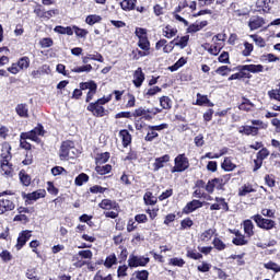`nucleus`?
Masks as SVG:
<instances>
[{"label":"nucleus","mask_w":280,"mask_h":280,"mask_svg":"<svg viewBox=\"0 0 280 280\" xmlns=\"http://www.w3.org/2000/svg\"><path fill=\"white\" fill-rule=\"evenodd\" d=\"M215 73H218V75L226 77L231 73V68H229V66H221L215 70Z\"/></svg>","instance_id":"obj_58"},{"label":"nucleus","mask_w":280,"mask_h":280,"mask_svg":"<svg viewBox=\"0 0 280 280\" xmlns=\"http://www.w3.org/2000/svg\"><path fill=\"white\" fill-rule=\"evenodd\" d=\"M212 244L217 250H224V248H226V244H224V242L218 237L213 238Z\"/></svg>","instance_id":"obj_53"},{"label":"nucleus","mask_w":280,"mask_h":280,"mask_svg":"<svg viewBox=\"0 0 280 280\" xmlns=\"http://www.w3.org/2000/svg\"><path fill=\"white\" fill-rule=\"evenodd\" d=\"M102 21V16L97 14L88 15L85 19V23L88 25H95V23H100Z\"/></svg>","instance_id":"obj_44"},{"label":"nucleus","mask_w":280,"mask_h":280,"mask_svg":"<svg viewBox=\"0 0 280 280\" xmlns=\"http://www.w3.org/2000/svg\"><path fill=\"white\" fill-rule=\"evenodd\" d=\"M30 237H32V231L24 230L22 231L18 236V243L15 245L18 250H21V248L24 247L25 244H27Z\"/></svg>","instance_id":"obj_8"},{"label":"nucleus","mask_w":280,"mask_h":280,"mask_svg":"<svg viewBox=\"0 0 280 280\" xmlns=\"http://www.w3.org/2000/svg\"><path fill=\"white\" fill-rule=\"evenodd\" d=\"M10 145L3 144L2 147V153H1V170L5 176H12V173L14 172V168H12V164H10V161L12 159V154H10Z\"/></svg>","instance_id":"obj_1"},{"label":"nucleus","mask_w":280,"mask_h":280,"mask_svg":"<svg viewBox=\"0 0 280 280\" xmlns=\"http://www.w3.org/2000/svg\"><path fill=\"white\" fill-rule=\"evenodd\" d=\"M94 117H104L106 115V109L104 106L100 105L98 103H90L86 108Z\"/></svg>","instance_id":"obj_7"},{"label":"nucleus","mask_w":280,"mask_h":280,"mask_svg":"<svg viewBox=\"0 0 280 280\" xmlns=\"http://www.w3.org/2000/svg\"><path fill=\"white\" fill-rule=\"evenodd\" d=\"M170 264H172V266H177L178 268H183V266H185V260L183 258H172L170 260Z\"/></svg>","instance_id":"obj_62"},{"label":"nucleus","mask_w":280,"mask_h":280,"mask_svg":"<svg viewBox=\"0 0 280 280\" xmlns=\"http://www.w3.org/2000/svg\"><path fill=\"white\" fill-rule=\"evenodd\" d=\"M207 25H209L207 21L196 22L188 27V33L196 34V32H200V30L207 27Z\"/></svg>","instance_id":"obj_24"},{"label":"nucleus","mask_w":280,"mask_h":280,"mask_svg":"<svg viewBox=\"0 0 280 280\" xmlns=\"http://www.w3.org/2000/svg\"><path fill=\"white\" fill-rule=\"evenodd\" d=\"M240 71H249V73H261L264 67L261 65H245L240 67Z\"/></svg>","instance_id":"obj_16"},{"label":"nucleus","mask_w":280,"mask_h":280,"mask_svg":"<svg viewBox=\"0 0 280 280\" xmlns=\"http://www.w3.org/2000/svg\"><path fill=\"white\" fill-rule=\"evenodd\" d=\"M150 55V50H143L137 48L136 50H132L133 60H139L140 58H145V56Z\"/></svg>","instance_id":"obj_37"},{"label":"nucleus","mask_w":280,"mask_h":280,"mask_svg":"<svg viewBox=\"0 0 280 280\" xmlns=\"http://www.w3.org/2000/svg\"><path fill=\"white\" fill-rule=\"evenodd\" d=\"M145 81V74L143 73V70L141 68H138L133 73V84L136 89H140V86Z\"/></svg>","instance_id":"obj_13"},{"label":"nucleus","mask_w":280,"mask_h":280,"mask_svg":"<svg viewBox=\"0 0 280 280\" xmlns=\"http://www.w3.org/2000/svg\"><path fill=\"white\" fill-rule=\"evenodd\" d=\"M232 242L235 244V246H246V244H248V241H246L244 235H238L237 237L233 238Z\"/></svg>","instance_id":"obj_56"},{"label":"nucleus","mask_w":280,"mask_h":280,"mask_svg":"<svg viewBox=\"0 0 280 280\" xmlns=\"http://www.w3.org/2000/svg\"><path fill=\"white\" fill-rule=\"evenodd\" d=\"M264 268H266L267 270H272L273 272H280V265L273 261L266 262L264 265Z\"/></svg>","instance_id":"obj_52"},{"label":"nucleus","mask_w":280,"mask_h":280,"mask_svg":"<svg viewBox=\"0 0 280 280\" xmlns=\"http://www.w3.org/2000/svg\"><path fill=\"white\" fill-rule=\"evenodd\" d=\"M268 95L270 100H276L277 102H280V94L278 90H271L268 92Z\"/></svg>","instance_id":"obj_63"},{"label":"nucleus","mask_w":280,"mask_h":280,"mask_svg":"<svg viewBox=\"0 0 280 280\" xmlns=\"http://www.w3.org/2000/svg\"><path fill=\"white\" fill-rule=\"evenodd\" d=\"M221 167L222 170H224V172H233V170H235L237 165H235L233 161H231V158H225L223 163L221 164Z\"/></svg>","instance_id":"obj_27"},{"label":"nucleus","mask_w":280,"mask_h":280,"mask_svg":"<svg viewBox=\"0 0 280 280\" xmlns=\"http://www.w3.org/2000/svg\"><path fill=\"white\" fill-rule=\"evenodd\" d=\"M133 117H143L144 119H152L151 115H148L145 107H139L135 110Z\"/></svg>","instance_id":"obj_36"},{"label":"nucleus","mask_w":280,"mask_h":280,"mask_svg":"<svg viewBox=\"0 0 280 280\" xmlns=\"http://www.w3.org/2000/svg\"><path fill=\"white\" fill-rule=\"evenodd\" d=\"M148 264H150V258L145 256H135L131 254L128 259L129 268H139V266H148Z\"/></svg>","instance_id":"obj_4"},{"label":"nucleus","mask_w":280,"mask_h":280,"mask_svg":"<svg viewBox=\"0 0 280 280\" xmlns=\"http://www.w3.org/2000/svg\"><path fill=\"white\" fill-rule=\"evenodd\" d=\"M231 180V174L223 175L221 177L214 178L218 190L224 189V185Z\"/></svg>","instance_id":"obj_22"},{"label":"nucleus","mask_w":280,"mask_h":280,"mask_svg":"<svg viewBox=\"0 0 280 280\" xmlns=\"http://www.w3.org/2000/svg\"><path fill=\"white\" fill-rule=\"evenodd\" d=\"M15 113L19 115V117H23L25 119L30 117V108L27 107V104H18L15 107Z\"/></svg>","instance_id":"obj_17"},{"label":"nucleus","mask_w":280,"mask_h":280,"mask_svg":"<svg viewBox=\"0 0 280 280\" xmlns=\"http://www.w3.org/2000/svg\"><path fill=\"white\" fill-rule=\"evenodd\" d=\"M149 272H148V270H142V271H138L137 273H136V277H137V279H139V280H148V277H149Z\"/></svg>","instance_id":"obj_64"},{"label":"nucleus","mask_w":280,"mask_h":280,"mask_svg":"<svg viewBox=\"0 0 280 280\" xmlns=\"http://www.w3.org/2000/svg\"><path fill=\"white\" fill-rule=\"evenodd\" d=\"M119 136L122 139L124 148H128V145H130V143L132 142V136H130V132L124 129V130H120Z\"/></svg>","instance_id":"obj_26"},{"label":"nucleus","mask_w":280,"mask_h":280,"mask_svg":"<svg viewBox=\"0 0 280 280\" xmlns=\"http://www.w3.org/2000/svg\"><path fill=\"white\" fill-rule=\"evenodd\" d=\"M117 277L119 279H121L124 277H128V266H126V265L119 266L117 269Z\"/></svg>","instance_id":"obj_59"},{"label":"nucleus","mask_w":280,"mask_h":280,"mask_svg":"<svg viewBox=\"0 0 280 280\" xmlns=\"http://www.w3.org/2000/svg\"><path fill=\"white\" fill-rule=\"evenodd\" d=\"M54 32H56L57 34H67L68 36H73V28H71V26H56L54 28Z\"/></svg>","instance_id":"obj_32"},{"label":"nucleus","mask_w":280,"mask_h":280,"mask_svg":"<svg viewBox=\"0 0 280 280\" xmlns=\"http://www.w3.org/2000/svg\"><path fill=\"white\" fill-rule=\"evenodd\" d=\"M203 48L206 49V51H208V54H211V56H218V54L222 51V45L220 44H214V45L205 44Z\"/></svg>","instance_id":"obj_21"},{"label":"nucleus","mask_w":280,"mask_h":280,"mask_svg":"<svg viewBox=\"0 0 280 280\" xmlns=\"http://www.w3.org/2000/svg\"><path fill=\"white\" fill-rule=\"evenodd\" d=\"M144 205L153 206L156 202V197L151 191H147L143 196Z\"/></svg>","instance_id":"obj_43"},{"label":"nucleus","mask_w":280,"mask_h":280,"mask_svg":"<svg viewBox=\"0 0 280 280\" xmlns=\"http://www.w3.org/2000/svg\"><path fill=\"white\" fill-rule=\"evenodd\" d=\"M175 47H180V49H185L187 47V44L189 43V36H183L179 39L175 38Z\"/></svg>","instance_id":"obj_41"},{"label":"nucleus","mask_w":280,"mask_h":280,"mask_svg":"<svg viewBox=\"0 0 280 280\" xmlns=\"http://www.w3.org/2000/svg\"><path fill=\"white\" fill-rule=\"evenodd\" d=\"M72 32H74L75 36H78L79 38H86V36L89 35V31L80 28L78 26H73Z\"/></svg>","instance_id":"obj_47"},{"label":"nucleus","mask_w":280,"mask_h":280,"mask_svg":"<svg viewBox=\"0 0 280 280\" xmlns=\"http://www.w3.org/2000/svg\"><path fill=\"white\" fill-rule=\"evenodd\" d=\"M176 34H178V30L167 25L163 28V36H165V38H174V36H176Z\"/></svg>","instance_id":"obj_30"},{"label":"nucleus","mask_w":280,"mask_h":280,"mask_svg":"<svg viewBox=\"0 0 280 280\" xmlns=\"http://www.w3.org/2000/svg\"><path fill=\"white\" fill-rule=\"evenodd\" d=\"M165 163H170V155L165 154L161 158H156L155 162L153 163L154 172H159V170L165 167Z\"/></svg>","instance_id":"obj_14"},{"label":"nucleus","mask_w":280,"mask_h":280,"mask_svg":"<svg viewBox=\"0 0 280 280\" xmlns=\"http://www.w3.org/2000/svg\"><path fill=\"white\" fill-rule=\"evenodd\" d=\"M270 156V151L268 149L262 148L258 153H257V159L260 161H265V159H268Z\"/></svg>","instance_id":"obj_60"},{"label":"nucleus","mask_w":280,"mask_h":280,"mask_svg":"<svg viewBox=\"0 0 280 280\" xmlns=\"http://www.w3.org/2000/svg\"><path fill=\"white\" fill-rule=\"evenodd\" d=\"M16 63H18V67L20 68V71L30 69V57H22L19 59Z\"/></svg>","instance_id":"obj_38"},{"label":"nucleus","mask_w":280,"mask_h":280,"mask_svg":"<svg viewBox=\"0 0 280 280\" xmlns=\"http://www.w3.org/2000/svg\"><path fill=\"white\" fill-rule=\"evenodd\" d=\"M39 45L43 49H47L48 47H51L54 45V39L50 37H44L39 40Z\"/></svg>","instance_id":"obj_51"},{"label":"nucleus","mask_w":280,"mask_h":280,"mask_svg":"<svg viewBox=\"0 0 280 280\" xmlns=\"http://www.w3.org/2000/svg\"><path fill=\"white\" fill-rule=\"evenodd\" d=\"M135 5H137V0H122L120 2V7L124 9V10H135Z\"/></svg>","instance_id":"obj_35"},{"label":"nucleus","mask_w":280,"mask_h":280,"mask_svg":"<svg viewBox=\"0 0 280 280\" xmlns=\"http://www.w3.org/2000/svg\"><path fill=\"white\" fill-rule=\"evenodd\" d=\"M189 167V160L185 154H179L175 158V166L172 172H185Z\"/></svg>","instance_id":"obj_6"},{"label":"nucleus","mask_w":280,"mask_h":280,"mask_svg":"<svg viewBox=\"0 0 280 280\" xmlns=\"http://www.w3.org/2000/svg\"><path fill=\"white\" fill-rule=\"evenodd\" d=\"M77 255L81 257V259H93V252L90 249L80 250Z\"/></svg>","instance_id":"obj_55"},{"label":"nucleus","mask_w":280,"mask_h":280,"mask_svg":"<svg viewBox=\"0 0 280 280\" xmlns=\"http://www.w3.org/2000/svg\"><path fill=\"white\" fill-rule=\"evenodd\" d=\"M35 14H37V16H39V19L49 21V19H52V16H58L60 14V11L58 9H52L49 11H43L40 9H36Z\"/></svg>","instance_id":"obj_10"},{"label":"nucleus","mask_w":280,"mask_h":280,"mask_svg":"<svg viewBox=\"0 0 280 280\" xmlns=\"http://www.w3.org/2000/svg\"><path fill=\"white\" fill-rule=\"evenodd\" d=\"M243 226H244V231L248 237H253V235H255V232L253 231V229H255L253 221L245 220L243 223Z\"/></svg>","instance_id":"obj_28"},{"label":"nucleus","mask_w":280,"mask_h":280,"mask_svg":"<svg viewBox=\"0 0 280 280\" xmlns=\"http://www.w3.org/2000/svg\"><path fill=\"white\" fill-rule=\"evenodd\" d=\"M185 65H187V59L182 57L170 69H171V71H178V69H180V67H185Z\"/></svg>","instance_id":"obj_50"},{"label":"nucleus","mask_w":280,"mask_h":280,"mask_svg":"<svg viewBox=\"0 0 280 280\" xmlns=\"http://www.w3.org/2000/svg\"><path fill=\"white\" fill-rule=\"evenodd\" d=\"M79 88L81 91H91L93 89H97V83H95V81L81 82Z\"/></svg>","instance_id":"obj_34"},{"label":"nucleus","mask_w":280,"mask_h":280,"mask_svg":"<svg viewBox=\"0 0 280 280\" xmlns=\"http://www.w3.org/2000/svg\"><path fill=\"white\" fill-rule=\"evenodd\" d=\"M215 202L220 207V209H223V211H229V203H226V200L221 197H215Z\"/></svg>","instance_id":"obj_57"},{"label":"nucleus","mask_w":280,"mask_h":280,"mask_svg":"<svg viewBox=\"0 0 280 280\" xmlns=\"http://www.w3.org/2000/svg\"><path fill=\"white\" fill-rule=\"evenodd\" d=\"M75 185H78V187H82V185H84V183H89V175L82 173L79 176L75 177L74 180Z\"/></svg>","instance_id":"obj_46"},{"label":"nucleus","mask_w":280,"mask_h":280,"mask_svg":"<svg viewBox=\"0 0 280 280\" xmlns=\"http://www.w3.org/2000/svg\"><path fill=\"white\" fill-rule=\"evenodd\" d=\"M202 207V202L200 200H192L186 205L184 208V213H194L196 209H200Z\"/></svg>","instance_id":"obj_15"},{"label":"nucleus","mask_w":280,"mask_h":280,"mask_svg":"<svg viewBox=\"0 0 280 280\" xmlns=\"http://www.w3.org/2000/svg\"><path fill=\"white\" fill-rule=\"evenodd\" d=\"M108 159H110V153L104 152L96 155V164L102 165L104 163H108Z\"/></svg>","instance_id":"obj_33"},{"label":"nucleus","mask_w":280,"mask_h":280,"mask_svg":"<svg viewBox=\"0 0 280 280\" xmlns=\"http://www.w3.org/2000/svg\"><path fill=\"white\" fill-rule=\"evenodd\" d=\"M43 135H45L43 126H37L28 132H22L20 137L21 139H30L31 141L38 142V137H43Z\"/></svg>","instance_id":"obj_5"},{"label":"nucleus","mask_w":280,"mask_h":280,"mask_svg":"<svg viewBox=\"0 0 280 280\" xmlns=\"http://www.w3.org/2000/svg\"><path fill=\"white\" fill-rule=\"evenodd\" d=\"M19 176L22 185H24V187H30V185L32 184V178L30 177V175L21 171Z\"/></svg>","instance_id":"obj_40"},{"label":"nucleus","mask_w":280,"mask_h":280,"mask_svg":"<svg viewBox=\"0 0 280 280\" xmlns=\"http://www.w3.org/2000/svg\"><path fill=\"white\" fill-rule=\"evenodd\" d=\"M47 196V191L45 189H38L36 191L30 192L26 195V200H40V198H45Z\"/></svg>","instance_id":"obj_19"},{"label":"nucleus","mask_w":280,"mask_h":280,"mask_svg":"<svg viewBox=\"0 0 280 280\" xmlns=\"http://www.w3.org/2000/svg\"><path fill=\"white\" fill-rule=\"evenodd\" d=\"M255 189H253V186L250 185H244L238 190V196H248V194H253Z\"/></svg>","instance_id":"obj_48"},{"label":"nucleus","mask_w":280,"mask_h":280,"mask_svg":"<svg viewBox=\"0 0 280 280\" xmlns=\"http://www.w3.org/2000/svg\"><path fill=\"white\" fill-rule=\"evenodd\" d=\"M71 71L73 73H91V71H93V66L85 65V66L74 67L71 69Z\"/></svg>","instance_id":"obj_29"},{"label":"nucleus","mask_w":280,"mask_h":280,"mask_svg":"<svg viewBox=\"0 0 280 280\" xmlns=\"http://www.w3.org/2000/svg\"><path fill=\"white\" fill-rule=\"evenodd\" d=\"M48 73H51V69L49 68V66L44 65L39 69L33 70L31 75L32 78L36 79V78H40V75H45V74L48 75Z\"/></svg>","instance_id":"obj_20"},{"label":"nucleus","mask_w":280,"mask_h":280,"mask_svg":"<svg viewBox=\"0 0 280 280\" xmlns=\"http://www.w3.org/2000/svg\"><path fill=\"white\" fill-rule=\"evenodd\" d=\"M59 156L61 161L73 159L75 156V147H73V142L71 141L62 142L59 151Z\"/></svg>","instance_id":"obj_2"},{"label":"nucleus","mask_w":280,"mask_h":280,"mask_svg":"<svg viewBox=\"0 0 280 280\" xmlns=\"http://www.w3.org/2000/svg\"><path fill=\"white\" fill-rule=\"evenodd\" d=\"M100 209H104L105 211H117L119 209V203H117L115 200L110 199H103L98 203Z\"/></svg>","instance_id":"obj_11"},{"label":"nucleus","mask_w":280,"mask_h":280,"mask_svg":"<svg viewBox=\"0 0 280 280\" xmlns=\"http://www.w3.org/2000/svg\"><path fill=\"white\" fill-rule=\"evenodd\" d=\"M264 25H266V20L259 15H254L249 19L248 27L252 32L259 30V27H264Z\"/></svg>","instance_id":"obj_9"},{"label":"nucleus","mask_w":280,"mask_h":280,"mask_svg":"<svg viewBox=\"0 0 280 280\" xmlns=\"http://www.w3.org/2000/svg\"><path fill=\"white\" fill-rule=\"evenodd\" d=\"M256 8L265 14H269L270 10H272L270 7V0H257Z\"/></svg>","instance_id":"obj_18"},{"label":"nucleus","mask_w":280,"mask_h":280,"mask_svg":"<svg viewBox=\"0 0 280 280\" xmlns=\"http://www.w3.org/2000/svg\"><path fill=\"white\" fill-rule=\"evenodd\" d=\"M113 170V166L107 164V165H104V166H100L97 165L95 167V171L97 172V174H100L101 176H104L106 174H110V171Z\"/></svg>","instance_id":"obj_39"},{"label":"nucleus","mask_w":280,"mask_h":280,"mask_svg":"<svg viewBox=\"0 0 280 280\" xmlns=\"http://www.w3.org/2000/svg\"><path fill=\"white\" fill-rule=\"evenodd\" d=\"M215 235V229H208L206 231H203L200 236L199 240L201 242H203L205 244H207L208 242H211V238Z\"/></svg>","instance_id":"obj_23"},{"label":"nucleus","mask_w":280,"mask_h":280,"mask_svg":"<svg viewBox=\"0 0 280 280\" xmlns=\"http://www.w3.org/2000/svg\"><path fill=\"white\" fill-rule=\"evenodd\" d=\"M252 220L256 222L258 229H264V231H272L277 226V222L272 219H265L261 214H256L252 217Z\"/></svg>","instance_id":"obj_3"},{"label":"nucleus","mask_w":280,"mask_h":280,"mask_svg":"<svg viewBox=\"0 0 280 280\" xmlns=\"http://www.w3.org/2000/svg\"><path fill=\"white\" fill-rule=\"evenodd\" d=\"M160 106L165 110H170L172 108V100L168 96H162L160 98Z\"/></svg>","instance_id":"obj_42"},{"label":"nucleus","mask_w":280,"mask_h":280,"mask_svg":"<svg viewBox=\"0 0 280 280\" xmlns=\"http://www.w3.org/2000/svg\"><path fill=\"white\" fill-rule=\"evenodd\" d=\"M14 201L2 198L0 199V215H3V213H8V211H14Z\"/></svg>","instance_id":"obj_12"},{"label":"nucleus","mask_w":280,"mask_h":280,"mask_svg":"<svg viewBox=\"0 0 280 280\" xmlns=\"http://www.w3.org/2000/svg\"><path fill=\"white\" fill-rule=\"evenodd\" d=\"M105 268H112L113 266H117V255L110 254L106 257L104 261Z\"/></svg>","instance_id":"obj_31"},{"label":"nucleus","mask_w":280,"mask_h":280,"mask_svg":"<svg viewBox=\"0 0 280 280\" xmlns=\"http://www.w3.org/2000/svg\"><path fill=\"white\" fill-rule=\"evenodd\" d=\"M250 38L254 40V43L258 47H266V40H264L260 36H258V35H250Z\"/></svg>","instance_id":"obj_61"},{"label":"nucleus","mask_w":280,"mask_h":280,"mask_svg":"<svg viewBox=\"0 0 280 280\" xmlns=\"http://www.w3.org/2000/svg\"><path fill=\"white\" fill-rule=\"evenodd\" d=\"M253 106H255V104H253L249 100H245L242 104L238 105V109L248 113Z\"/></svg>","instance_id":"obj_49"},{"label":"nucleus","mask_w":280,"mask_h":280,"mask_svg":"<svg viewBox=\"0 0 280 280\" xmlns=\"http://www.w3.org/2000/svg\"><path fill=\"white\" fill-rule=\"evenodd\" d=\"M240 132L242 135H247V136L252 135L253 137H255L259 132V127L243 126V127H241Z\"/></svg>","instance_id":"obj_25"},{"label":"nucleus","mask_w":280,"mask_h":280,"mask_svg":"<svg viewBox=\"0 0 280 280\" xmlns=\"http://www.w3.org/2000/svg\"><path fill=\"white\" fill-rule=\"evenodd\" d=\"M138 47L142 49V51H150V39H148V37H144L143 39H139Z\"/></svg>","instance_id":"obj_45"},{"label":"nucleus","mask_w":280,"mask_h":280,"mask_svg":"<svg viewBox=\"0 0 280 280\" xmlns=\"http://www.w3.org/2000/svg\"><path fill=\"white\" fill-rule=\"evenodd\" d=\"M135 34H136L138 40L148 38V31L145 28L137 27Z\"/></svg>","instance_id":"obj_54"}]
</instances>
